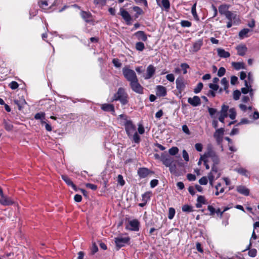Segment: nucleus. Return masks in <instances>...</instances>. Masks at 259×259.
Instances as JSON below:
<instances>
[{
	"label": "nucleus",
	"mask_w": 259,
	"mask_h": 259,
	"mask_svg": "<svg viewBox=\"0 0 259 259\" xmlns=\"http://www.w3.org/2000/svg\"><path fill=\"white\" fill-rule=\"evenodd\" d=\"M203 158L209 159V161L213 162V165L217 166L220 163V158L211 146L207 147V151L202 155Z\"/></svg>",
	"instance_id": "f257e3e1"
},
{
	"label": "nucleus",
	"mask_w": 259,
	"mask_h": 259,
	"mask_svg": "<svg viewBox=\"0 0 259 259\" xmlns=\"http://www.w3.org/2000/svg\"><path fill=\"white\" fill-rule=\"evenodd\" d=\"M127 97L128 95L125 90L122 88H119L117 93L114 94L113 101L119 100L121 104L124 105L128 102Z\"/></svg>",
	"instance_id": "f03ea898"
},
{
	"label": "nucleus",
	"mask_w": 259,
	"mask_h": 259,
	"mask_svg": "<svg viewBox=\"0 0 259 259\" xmlns=\"http://www.w3.org/2000/svg\"><path fill=\"white\" fill-rule=\"evenodd\" d=\"M122 73L124 77L130 83L138 79L135 72L127 67L123 68Z\"/></svg>",
	"instance_id": "7ed1b4c3"
},
{
	"label": "nucleus",
	"mask_w": 259,
	"mask_h": 259,
	"mask_svg": "<svg viewBox=\"0 0 259 259\" xmlns=\"http://www.w3.org/2000/svg\"><path fill=\"white\" fill-rule=\"evenodd\" d=\"M130 240V238L128 236H119L115 238V243L118 249L124 246L126 244H128Z\"/></svg>",
	"instance_id": "20e7f679"
},
{
	"label": "nucleus",
	"mask_w": 259,
	"mask_h": 259,
	"mask_svg": "<svg viewBox=\"0 0 259 259\" xmlns=\"http://www.w3.org/2000/svg\"><path fill=\"white\" fill-rule=\"evenodd\" d=\"M125 130L129 137L136 133V127L131 120H126L124 123Z\"/></svg>",
	"instance_id": "39448f33"
},
{
	"label": "nucleus",
	"mask_w": 259,
	"mask_h": 259,
	"mask_svg": "<svg viewBox=\"0 0 259 259\" xmlns=\"http://www.w3.org/2000/svg\"><path fill=\"white\" fill-rule=\"evenodd\" d=\"M176 88L181 94L185 90L186 84V82L183 77H178L176 80Z\"/></svg>",
	"instance_id": "423d86ee"
},
{
	"label": "nucleus",
	"mask_w": 259,
	"mask_h": 259,
	"mask_svg": "<svg viewBox=\"0 0 259 259\" xmlns=\"http://www.w3.org/2000/svg\"><path fill=\"white\" fill-rule=\"evenodd\" d=\"M130 85L134 92L138 94H143V88L139 83L138 79L130 83Z\"/></svg>",
	"instance_id": "0eeeda50"
},
{
	"label": "nucleus",
	"mask_w": 259,
	"mask_h": 259,
	"mask_svg": "<svg viewBox=\"0 0 259 259\" xmlns=\"http://www.w3.org/2000/svg\"><path fill=\"white\" fill-rule=\"evenodd\" d=\"M221 176V173L219 171L218 167L216 165H212L210 172L208 174V179L217 180Z\"/></svg>",
	"instance_id": "6e6552de"
},
{
	"label": "nucleus",
	"mask_w": 259,
	"mask_h": 259,
	"mask_svg": "<svg viewBox=\"0 0 259 259\" xmlns=\"http://www.w3.org/2000/svg\"><path fill=\"white\" fill-rule=\"evenodd\" d=\"M160 160L163 164L166 167L170 166V164L175 162L174 158L166 155L162 154L160 157Z\"/></svg>",
	"instance_id": "1a4fd4ad"
},
{
	"label": "nucleus",
	"mask_w": 259,
	"mask_h": 259,
	"mask_svg": "<svg viewBox=\"0 0 259 259\" xmlns=\"http://www.w3.org/2000/svg\"><path fill=\"white\" fill-rule=\"evenodd\" d=\"M14 201L7 196L4 195V193L1 195L0 203L4 206L11 205L14 204Z\"/></svg>",
	"instance_id": "9d476101"
},
{
	"label": "nucleus",
	"mask_w": 259,
	"mask_h": 259,
	"mask_svg": "<svg viewBox=\"0 0 259 259\" xmlns=\"http://www.w3.org/2000/svg\"><path fill=\"white\" fill-rule=\"evenodd\" d=\"M126 228L131 231H137L139 229V222L137 220L130 221Z\"/></svg>",
	"instance_id": "9b49d317"
},
{
	"label": "nucleus",
	"mask_w": 259,
	"mask_h": 259,
	"mask_svg": "<svg viewBox=\"0 0 259 259\" xmlns=\"http://www.w3.org/2000/svg\"><path fill=\"white\" fill-rule=\"evenodd\" d=\"M224 133V130L223 128L217 129L214 133L213 136L215 139L218 144H220L223 141V136Z\"/></svg>",
	"instance_id": "f8f14e48"
},
{
	"label": "nucleus",
	"mask_w": 259,
	"mask_h": 259,
	"mask_svg": "<svg viewBox=\"0 0 259 259\" xmlns=\"http://www.w3.org/2000/svg\"><path fill=\"white\" fill-rule=\"evenodd\" d=\"M228 21L233 22V24H238L240 20L235 13L230 12L225 16Z\"/></svg>",
	"instance_id": "ddd939ff"
},
{
	"label": "nucleus",
	"mask_w": 259,
	"mask_h": 259,
	"mask_svg": "<svg viewBox=\"0 0 259 259\" xmlns=\"http://www.w3.org/2000/svg\"><path fill=\"white\" fill-rule=\"evenodd\" d=\"M202 45L203 40L199 39L193 44L190 51L192 52H196L200 49Z\"/></svg>",
	"instance_id": "4468645a"
},
{
	"label": "nucleus",
	"mask_w": 259,
	"mask_h": 259,
	"mask_svg": "<svg viewBox=\"0 0 259 259\" xmlns=\"http://www.w3.org/2000/svg\"><path fill=\"white\" fill-rule=\"evenodd\" d=\"M188 102L194 107H196L200 105V99L198 96H195L193 98H189Z\"/></svg>",
	"instance_id": "2eb2a0df"
},
{
	"label": "nucleus",
	"mask_w": 259,
	"mask_h": 259,
	"mask_svg": "<svg viewBox=\"0 0 259 259\" xmlns=\"http://www.w3.org/2000/svg\"><path fill=\"white\" fill-rule=\"evenodd\" d=\"M156 94L159 97H164L166 95L165 87L162 85H157L156 88Z\"/></svg>",
	"instance_id": "dca6fc26"
},
{
	"label": "nucleus",
	"mask_w": 259,
	"mask_h": 259,
	"mask_svg": "<svg viewBox=\"0 0 259 259\" xmlns=\"http://www.w3.org/2000/svg\"><path fill=\"white\" fill-rule=\"evenodd\" d=\"M146 71L147 73L144 78L145 79H148L154 75L155 72V69L153 65H150L148 66Z\"/></svg>",
	"instance_id": "f3484780"
},
{
	"label": "nucleus",
	"mask_w": 259,
	"mask_h": 259,
	"mask_svg": "<svg viewBox=\"0 0 259 259\" xmlns=\"http://www.w3.org/2000/svg\"><path fill=\"white\" fill-rule=\"evenodd\" d=\"M101 109L104 111L111 112L113 114L115 112L114 106L112 104H103L101 105Z\"/></svg>",
	"instance_id": "a211bd4d"
},
{
	"label": "nucleus",
	"mask_w": 259,
	"mask_h": 259,
	"mask_svg": "<svg viewBox=\"0 0 259 259\" xmlns=\"http://www.w3.org/2000/svg\"><path fill=\"white\" fill-rule=\"evenodd\" d=\"M134 35L139 40L146 41L147 40V36L143 31H138L134 34Z\"/></svg>",
	"instance_id": "6ab92c4d"
},
{
	"label": "nucleus",
	"mask_w": 259,
	"mask_h": 259,
	"mask_svg": "<svg viewBox=\"0 0 259 259\" xmlns=\"http://www.w3.org/2000/svg\"><path fill=\"white\" fill-rule=\"evenodd\" d=\"M236 190L238 193L245 196H248L249 194V190L244 186H237Z\"/></svg>",
	"instance_id": "aec40b11"
},
{
	"label": "nucleus",
	"mask_w": 259,
	"mask_h": 259,
	"mask_svg": "<svg viewBox=\"0 0 259 259\" xmlns=\"http://www.w3.org/2000/svg\"><path fill=\"white\" fill-rule=\"evenodd\" d=\"M121 16L126 22H129L131 20V17L129 13L122 8L120 10Z\"/></svg>",
	"instance_id": "412c9836"
},
{
	"label": "nucleus",
	"mask_w": 259,
	"mask_h": 259,
	"mask_svg": "<svg viewBox=\"0 0 259 259\" xmlns=\"http://www.w3.org/2000/svg\"><path fill=\"white\" fill-rule=\"evenodd\" d=\"M149 173V170L146 168H140L138 170V174L141 178L146 177Z\"/></svg>",
	"instance_id": "4be33fe9"
},
{
	"label": "nucleus",
	"mask_w": 259,
	"mask_h": 259,
	"mask_svg": "<svg viewBox=\"0 0 259 259\" xmlns=\"http://www.w3.org/2000/svg\"><path fill=\"white\" fill-rule=\"evenodd\" d=\"M236 50L238 55L243 56L245 54L247 49L245 45H239L236 47Z\"/></svg>",
	"instance_id": "5701e85b"
},
{
	"label": "nucleus",
	"mask_w": 259,
	"mask_h": 259,
	"mask_svg": "<svg viewBox=\"0 0 259 259\" xmlns=\"http://www.w3.org/2000/svg\"><path fill=\"white\" fill-rule=\"evenodd\" d=\"M217 52L219 56L221 58H228L230 56L229 52L226 51L224 49L219 48L217 49Z\"/></svg>",
	"instance_id": "b1692460"
},
{
	"label": "nucleus",
	"mask_w": 259,
	"mask_h": 259,
	"mask_svg": "<svg viewBox=\"0 0 259 259\" xmlns=\"http://www.w3.org/2000/svg\"><path fill=\"white\" fill-rule=\"evenodd\" d=\"M228 10L229 6L226 5H222L219 7V13L221 15H224L225 16L227 15V14H228V13H230L231 12L229 11Z\"/></svg>",
	"instance_id": "393cba45"
},
{
	"label": "nucleus",
	"mask_w": 259,
	"mask_h": 259,
	"mask_svg": "<svg viewBox=\"0 0 259 259\" xmlns=\"http://www.w3.org/2000/svg\"><path fill=\"white\" fill-rule=\"evenodd\" d=\"M229 110V106L227 105H223L222 106L221 110L220 112V116L226 118L228 116V111Z\"/></svg>",
	"instance_id": "a878e982"
},
{
	"label": "nucleus",
	"mask_w": 259,
	"mask_h": 259,
	"mask_svg": "<svg viewBox=\"0 0 259 259\" xmlns=\"http://www.w3.org/2000/svg\"><path fill=\"white\" fill-rule=\"evenodd\" d=\"M14 102L18 106L20 110L26 104L25 100L23 98H20L19 100L15 99L14 100Z\"/></svg>",
	"instance_id": "bb28decb"
},
{
	"label": "nucleus",
	"mask_w": 259,
	"mask_h": 259,
	"mask_svg": "<svg viewBox=\"0 0 259 259\" xmlns=\"http://www.w3.org/2000/svg\"><path fill=\"white\" fill-rule=\"evenodd\" d=\"M81 16L86 22H89L91 21L92 15L90 12L82 11L81 12Z\"/></svg>",
	"instance_id": "cd10ccee"
},
{
	"label": "nucleus",
	"mask_w": 259,
	"mask_h": 259,
	"mask_svg": "<svg viewBox=\"0 0 259 259\" xmlns=\"http://www.w3.org/2000/svg\"><path fill=\"white\" fill-rule=\"evenodd\" d=\"M206 203V202L204 197L203 196H199L197 199L196 206L197 208H200L202 204H204Z\"/></svg>",
	"instance_id": "c85d7f7f"
},
{
	"label": "nucleus",
	"mask_w": 259,
	"mask_h": 259,
	"mask_svg": "<svg viewBox=\"0 0 259 259\" xmlns=\"http://www.w3.org/2000/svg\"><path fill=\"white\" fill-rule=\"evenodd\" d=\"M159 1L160 0H156L159 6L163 7L166 10L169 9L170 4L168 0H162L161 3V5L160 4Z\"/></svg>",
	"instance_id": "c756f323"
},
{
	"label": "nucleus",
	"mask_w": 259,
	"mask_h": 259,
	"mask_svg": "<svg viewBox=\"0 0 259 259\" xmlns=\"http://www.w3.org/2000/svg\"><path fill=\"white\" fill-rule=\"evenodd\" d=\"M232 66L237 70L240 69H245V64L243 62H235L232 63Z\"/></svg>",
	"instance_id": "7c9ffc66"
},
{
	"label": "nucleus",
	"mask_w": 259,
	"mask_h": 259,
	"mask_svg": "<svg viewBox=\"0 0 259 259\" xmlns=\"http://www.w3.org/2000/svg\"><path fill=\"white\" fill-rule=\"evenodd\" d=\"M62 179L69 186L72 187L74 189H75V186L74 185L72 181L66 175H62Z\"/></svg>",
	"instance_id": "2f4dec72"
},
{
	"label": "nucleus",
	"mask_w": 259,
	"mask_h": 259,
	"mask_svg": "<svg viewBox=\"0 0 259 259\" xmlns=\"http://www.w3.org/2000/svg\"><path fill=\"white\" fill-rule=\"evenodd\" d=\"M250 31V29L248 28H244L241 30L239 33V36L240 38L242 39L248 36V33Z\"/></svg>",
	"instance_id": "473e14b6"
},
{
	"label": "nucleus",
	"mask_w": 259,
	"mask_h": 259,
	"mask_svg": "<svg viewBox=\"0 0 259 259\" xmlns=\"http://www.w3.org/2000/svg\"><path fill=\"white\" fill-rule=\"evenodd\" d=\"M229 114L228 116L232 120L235 119L236 117V112L234 108H231L228 110Z\"/></svg>",
	"instance_id": "72a5a7b5"
},
{
	"label": "nucleus",
	"mask_w": 259,
	"mask_h": 259,
	"mask_svg": "<svg viewBox=\"0 0 259 259\" xmlns=\"http://www.w3.org/2000/svg\"><path fill=\"white\" fill-rule=\"evenodd\" d=\"M245 88H242L241 89V92L243 94H246L248 93H249V91L251 87V84H249L246 80H245Z\"/></svg>",
	"instance_id": "f704fd0d"
},
{
	"label": "nucleus",
	"mask_w": 259,
	"mask_h": 259,
	"mask_svg": "<svg viewBox=\"0 0 259 259\" xmlns=\"http://www.w3.org/2000/svg\"><path fill=\"white\" fill-rule=\"evenodd\" d=\"M151 192H146L142 195V201L147 202L150 198Z\"/></svg>",
	"instance_id": "c9c22d12"
},
{
	"label": "nucleus",
	"mask_w": 259,
	"mask_h": 259,
	"mask_svg": "<svg viewBox=\"0 0 259 259\" xmlns=\"http://www.w3.org/2000/svg\"><path fill=\"white\" fill-rule=\"evenodd\" d=\"M135 48L137 51L141 52L144 50L145 45L142 42L139 41L136 44Z\"/></svg>",
	"instance_id": "e433bc0d"
},
{
	"label": "nucleus",
	"mask_w": 259,
	"mask_h": 259,
	"mask_svg": "<svg viewBox=\"0 0 259 259\" xmlns=\"http://www.w3.org/2000/svg\"><path fill=\"white\" fill-rule=\"evenodd\" d=\"M221 183H218L215 186V189H216V192L215 193V195H219V194L220 193H222L224 192V188H221Z\"/></svg>",
	"instance_id": "4c0bfd02"
},
{
	"label": "nucleus",
	"mask_w": 259,
	"mask_h": 259,
	"mask_svg": "<svg viewBox=\"0 0 259 259\" xmlns=\"http://www.w3.org/2000/svg\"><path fill=\"white\" fill-rule=\"evenodd\" d=\"M180 66L181 67V70L182 71L183 73L184 74H186L187 73V69L190 67L189 65L186 63H183L181 64Z\"/></svg>",
	"instance_id": "58836bf2"
},
{
	"label": "nucleus",
	"mask_w": 259,
	"mask_h": 259,
	"mask_svg": "<svg viewBox=\"0 0 259 259\" xmlns=\"http://www.w3.org/2000/svg\"><path fill=\"white\" fill-rule=\"evenodd\" d=\"M235 170L241 175L248 176V172L246 169L244 168L240 167L239 168H236Z\"/></svg>",
	"instance_id": "ea45409f"
},
{
	"label": "nucleus",
	"mask_w": 259,
	"mask_h": 259,
	"mask_svg": "<svg viewBox=\"0 0 259 259\" xmlns=\"http://www.w3.org/2000/svg\"><path fill=\"white\" fill-rule=\"evenodd\" d=\"M179 152V149L177 147H172L168 150L169 154L171 155H175Z\"/></svg>",
	"instance_id": "a19ab883"
},
{
	"label": "nucleus",
	"mask_w": 259,
	"mask_h": 259,
	"mask_svg": "<svg viewBox=\"0 0 259 259\" xmlns=\"http://www.w3.org/2000/svg\"><path fill=\"white\" fill-rule=\"evenodd\" d=\"M221 83L224 87V90L226 91L228 88V81L226 78H223L221 80Z\"/></svg>",
	"instance_id": "79ce46f5"
},
{
	"label": "nucleus",
	"mask_w": 259,
	"mask_h": 259,
	"mask_svg": "<svg viewBox=\"0 0 259 259\" xmlns=\"http://www.w3.org/2000/svg\"><path fill=\"white\" fill-rule=\"evenodd\" d=\"M5 128L8 131H11L13 130V126L10 122L5 121Z\"/></svg>",
	"instance_id": "37998d69"
},
{
	"label": "nucleus",
	"mask_w": 259,
	"mask_h": 259,
	"mask_svg": "<svg viewBox=\"0 0 259 259\" xmlns=\"http://www.w3.org/2000/svg\"><path fill=\"white\" fill-rule=\"evenodd\" d=\"M175 210L174 208L170 207L168 210V218L169 219L171 220L174 218V215L175 214Z\"/></svg>",
	"instance_id": "c03bdc74"
},
{
	"label": "nucleus",
	"mask_w": 259,
	"mask_h": 259,
	"mask_svg": "<svg viewBox=\"0 0 259 259\" xmlns=\"http://www.w3.org/2000/svg\"><path fill=\"white\" fill-rule=\"evenodd\" d=\"M169 168V171L171 174H176L177 172V167L175 161L170 166H168Z\"/></svg>",
	"instance_id": "a18cd8bd"
},
{
	"label": "nucleus",
	"mask_w": 259,
	"mask_h": 259,
	"mask_svg": "<svg viewBox=\"0 0 259 259\" xmlns=\"http://www.w3.org/2000/svg\"><path fill=\"white\" fill-rule=\"evenodd\" d=\"M182 209L184 212H189L193 211L192 207L191 206H189L188 205H184L182 207Z\"/></svg>",
	"instance_id": "49530a36"
},
{
	"label": "nucleus",
	"mask_w": 259,
	"mask_h": 259,
	"mask_svg": "<svg viewBox=\"0 0 259 259\" xmlns=\"http://www.w3.org/2000/svg\"><path fill=\"white\" fill-rule=\"evenodd\" d=\"M191 12H192V14L193 17H194V18L196 20H199L198 17L197 15L196 10V4H194L192 6V9H191Z\"/></svg>",
	"instance_id": "de8ad7c7"
},
{
	"label": "nucleus",
	"mask_w": 259,
	"mask_h": 259,
	"mask_svg": "<svg viewBox=\"0 0 259 259\" xmlns=\"http://www.w3.org/2000/svg\"><path fill=\"white\" fill-rule=\"evenodd\" d=\"M181 25L183 27H189L191 26V22L187 20H182Z\"/></svg>",
	"instance_id": "09e8293b"
},
{
	"label": "nucleus",
	"mask_w": 259,
	"mask_h": 259,
	"mask_svg": "<svg viewBox=\"0 0 259 259\" xmlns=\"http://www.w3.org/2000/svg\"><path fill=\"white\" fill-rule=\"evenodd\" d=\"M241 92L239 90H235L233 92V99L235 100H238L240 97Z\"/></svg>",
	"instance_id": "8fccbe9b"
},
{
	"label": "nucleus",
	"mask_w": 259,
	"mask_h": 259,
	"mask_svg": "<svg viewBox=\"0 0 259 259\" xmlns=\"http://www.w3.org/2000/svg\"><path fill=\"white\" fill-rule=\"evenodd\" d=\"M94 3L96 5L103 6L106 5V0H94Z\"/></svg>",
	"instance_id": "3c124183"
},
{
	"label": "nucleus",
	"mask_w": 259,
	"mask_h": 259,
	"mask_svg": "<svg viewBox=\"0 0 259 259\" xmlns=\"http://www.w3.org/2000/svg\"><path fill=\"white\" fill-rule=\"evenodd\" d=\"M112 63L114 66L117 68H120L122 65L120 61L118 59L116 58L113 59Z\"/></svg>",
	"instance_id": "603ef678"
},
{
	"label": "nucleus",
	"mask_w": 259,
	"mask_h": 259,
	"mask_svg": "<svg viewBox=\"0 0 259 259\" xmlns=\"http://www.w3.org/2000/svg\"><path fill=\"white\" fill-rule=\"evenodd\" d=\"M117 182L120 185L123 186L125 184V181L123 180V177L121 175H119L117 177Z\"/></svg>",
	"instance_id": "864d4df0"
},
{
	"label": "nucleus",
	"mask_w": 259,
	"mask_h": 259,
	"mask_svg": "<svg viewBox=\"0 0 259 259\" xmlns=\"http://www.w3.org/2000/svg\"><path fill=\"white\" fill-rule=\"evenodd\" d=\"M208 179L206 177H203L199 180V183L200 185H205L207 184Z\"/></svg>",
	"instance_id": "5fc2aeb1"
},
{
	"label": "nucleus",
	"mask_w": 259,
	"mask_h": 259,
	"mask_svg": "<svg viewBox=\"0 0 259 259\" xmlns=\"http://www.w3.org/2000/svg\"><path fill=\"white\" fill-rule=\"evenodd\" d=\"M132 136H133V139L135 143H139L140 140V138L137 132L134 133Z\"/></svg>",
	"instance_id": "6e6d98bb"
},
{
	"label": "nucleus",
	"mask_w": 259,
	"mask_h": 259,
	"mask_svg": "<svg viewBox=\"0 0 259 259\" xmlns=\"http://www.w3.org/2000/svg\"><path fill=\"white\" fill-rule=\"evenodd\" d=\"M182 155H183V158L184 159V160L188 162L189 161V155H188V153H187V152L186 151V150H183V151H182Z\"/></svg>",
	"instance_id": "4d7b16f0"
},
{
	"label": "nucleus",
	"mask_w": 259,
	"mask_h": 259,
	"mask_svg": "<svg viewBox=\"0 0 259 259\" xmlns=\"http://www.w3.org/2000/svg\"><path fill=\"white\" fill-rule=\"evenodd\" d=\"M226 72V69L224 67H221L219 68L218 71V75L220 77L223 76Z\"/></svg>",
	"instance_id": "13d9d810"
},
{
	"label": "nucleus",
	"mask_w": 259,
	"mask_h": 259,
	"mask_svg": "<svg viewBox=\"0 0 259 259\" xmlns=\"http://www.w3.org/2000/svg\"><path fill=\"white\" fill-rule=\"evenodd\" d=\"M39 5L41 8L46 9L48 6V4L46 1H41L39 2Z\"/></svg>",
	"instance_id": "bf43d9fd"
},
{
	"label": "nucleus",
	"mask_w": 259,
	"mask_h": 259,
	"mask_svg": "<svg viewBox=\"0 0 259 259\" xmlns=\"http://www.w3.org/2000/svg\"><path fill=\"white\" fill-rule=\"evenodd\" d=\"M202 88H203V84H202V83H201V82L199 83L198 84L196 88L195 89L194 92L196 94H197V93H199L200 92V91L202 90Z\"/></svg>",
	"instance_id": "052dcab7"
},
{
	"label": "nucleus",
	"mask_w": 259,
	"mask_h": 259,
	"mask_svg": "<svg viewBox=\"0 0 259 259\" xmlns=\"http://www.w3.org/2000/svg\"><path fill=\"white\" fill-rule=\"evenodd\" d=\"M248 255L251 257H254L256 255L257 250L255 249H252L248 251Z\"/></svg>",
	"instance_id": "680f3d73"
},
{
	"label": "nucleus",
	"mask_w": 259,
	"mask_h": 259,
	"mask_svg": "<svg viewBox=\"0 0 259 259\" xmlns=\"http://www.w3.org/2000/svg\"><path fill=\"white\" fill-rule=\"evenodd\" d=\"M166 78L170 82H174L175 80V76L172 73L168 74L166 76Z\"/></svg>",
	"instance_id": "e2e57ef3"
},
{
	"label": "nucleus",
	"mask_w": 259,
	"mask_h": 259,
	"mask_svg": "<svg viewBox=\"0 0 259 259\" xmlns=\"http://www.w3.org/2000/svg\"><path fill=\"white\" fill-rule=\"evenodd\" d=\"M182 130L184 133H185L188 135H190L191 134L190 130L186 125H183L182 126Z\"/></svg>",
	"instance_id": "0e129e2a"
},
{
	"label": "nucleus",
	"mask_w": 259,
	"mask_h": 259,
	"mask_svg": "<svg viewBox=\"0 0 259 259\" xmlns=\"http://www.w3.org/2000/svg\"><path fill=\"white\" fill-rule=\"evenodd\" d=\"M195 148L197 151L201 152L203 149V145L201 143H196L195 145Z\"/></svg>",
	"instance_id": "69168bd1"
},
{
	"label": "nucleus",
	"mask_w": 259,
	"mask_h": 259,
	"mask_svg": "<svg viewBox=\"0 0 259 259\" xmlns=\"http://www.w3.org/2000/svg\"><path fill=\"white\" fill-rule=\"evenodd\" d=\"M133 10L135 12H136L137 13V14L138 15L142 14L143 13V10L139 7H137V6L134 7Z\"/></svg>",
	"instance_id": "338daca9"
},
{
	"label": "nucleus",
	"mask_w": 259,
	"mask_h": 259,
	"mask_svg": "<svg viewBox=\"0 0 259 259\" xmlns=\"http://www.w3.org/2000/svg\"><path fill=\"white\" fill-rule=\"evenodd\" d=\"M158 184V181L156 179H153L150 182V187L152 188L156 187Z\"/></svg>",
	"instance_id": "774afa93"
}]
</instances>
